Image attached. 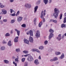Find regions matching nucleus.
Here are the masks:
<instances>
[{"mask_svg":"<svg viewBox=\"0 0 66 66\" xmlns=\"http://www.w3.org/2000/svg\"><path fill=\"white\" fill-rule=\"evenodd\" d=\"M25 58H23L21 59L22 62H24V61H25Z\"/></svg>","mask_w":66,"mask_h":66,"instance_id":"c9c22d12","label":"nucleus"},{"mask_svg":"<svg viewBox=\"0 0 66 66\" xmlns=\"http://www.w3.org/2000/svg\"><path fill=\"white\" fill-rule=\"evenodd\" d=\"M15 58L16 57H15V56H13L12 57V59H15Z\"/></svg>","mask_w":66,"mask_h":66,"instance_id":"13d9d810","label":"nucleus"},{"mask_svg":"<svg viewBox=\"0 0 66 66\" xmlns=\"http://www.w3.org/2000/svg\"><path fill=\"white\" fill-rule=\"evenodd\" d=\"M49 32L50 33H53L54 32V30H52V29H51L49 30Z\"/></svg>","mask_w":66,"mask_h":66,"instance_id":"a878e982","label":"nucleus"},{"mask_svg":"<svg viewBox=\"0 0 66 66\" xmlns=\"http://www.w3.org/2000/svg\"><path fill=\"white\" fill-rule=\"evenodd\" d=\"M34 63L36 65H38L39 63V62H38V60H35L34 62Z\"/></svg>","mask_w":66,"mask_h":66,"instance_id":"9d476101","label":"nucleus"},{"mask_svg":"<svg viewBox=\"0 0 66 66\" xmlns=\"http://www.w3.org/2000/svg\"><path fill=\"white\" fill-rule=\"evenodd\" d=\"M61 27L62 28H66V24H62L61 26Z\"/></svg>","mask_w":66,"mask_h":66,"instance_id":"aec40b11","label":"nucleus"},{"mask_svg":"<svg viewBox=\"0 0 66 66\" xmlns=\"http://www.w3.org/2000/svg\"><path fill=\"white\" fill-rule=\"evenodd\" d=\"M38 59L39 60H40L41 59V57H40V56H39L38 57Z\"/></svg>","mask_w":66,"mask_h":66,"instance_id":"6e6d98bb","label":"nucleus"},{"mask_svg":"<svg viewBox=\"0 0 66 66\" xmlns=\"http://www.w3.org/2000/svg\"><path fill=\"white\" fill-rule=\"evenodd\" d=\"M4 62L6 64H9V61L7 60H4Z\"/></svg>","mask_w":66,"mask_h":66,"instance_id":"6ab92c4d","label":"nucleus"},{"mask_svg":"<svg viewBox=\"0 0 66 66\" xmlns=\"http://www.w3.org/2000/svg\"><path fill=\"white\" fill-rule=\"evenodd\" d=\"M61 34H59L58 36V37H61Z\"/></svg>","mask_w":66,"mask_h":66,"instance_id":"680f3d73","label":"nucleus"},{"mask_svg":"<svg viewBox=\"0 0 66 66\" xmlns=\"http://www.w3.org/2000/svg\"><path fill=\"white\" fill-rule=\"evenodd\" d=\"M3 12L2 11L0 13V14H1V15H2V14H3V12Z\"/></svg>","mask_w":66,"mask_h":66,"instance_id":"69168bd1","label":"nucleus"},{"mask_svg":"<svg viewBox=\"0 0 66 66\" xmlns=\"http://www.w3.org/2000/svg\"><path fill=\"white\" fill-rule=\"evenodd\" d=\"M19 13H20V12H19V11H18L16 14V16H18L19 15Z\"/></svg>","mask_w":66,"mask_h":66,"instance_id":"f704fd0d","label":"nucleus"},{"mask_svg":"<svg viewBox=\"0 0 66 66\" xmlns=\"http://www.w3.org/2000/svg\"><path fill=\"white\" fill-rule=\"evenodd\" d=\"M38 7L37 6H35L34 8V13H35L37 11V9H38Z\"/></svg>","mask_w":66,"mask_h":66,"instance_id":"f3484780","label":"nucleus"},{"mask_svg":"<svg viewBox=\"0 0 66 66\" xmlns=\"http://www.w3.org/2000/svg\"><path fill=\"white\" fill-rule=\"evenodd\" d=\"M57 38V40H58L59 41H60V40L61 39V37H58Z\"/></svg>","mask_w":66,"mask_h":66,"instance_id":"ea45409f","label":"nucleus"},{"mask_svg":"<svg viewBox=\"0 0 66 66\" xmlns=\"http://www.w3.org/2000/svg\"><path fill=\"white\" fill-rule=\"evenodd\" d=\"M43 2L45 4H47L48 2V0H43Z\"/></svg>","mask_w":66,"mask_h":66,"instance_id":"5701e85b","label":"nucleus"},{"mask_svg":"<svg viewBox=\"0 0 66 66\" xmlns=\"http://www.w3.org/2000/svg\"><path fill=\"white\" fill-rule=\"evenodd\" d=\"M64 35H63L62 36V38L63 39H64Z\"/></svg>","mask_w":66,"mask_h":66,"instance_id":"864d4df0","label":"nucleus"},{"mask_svg":"<svg viewBox=\"0 0 66 66\" xmlns=\"http://www.w3.org/2000/svg\"><path fill=\"white\" fill-rule=\"evenodd\" d=\"M15 31L16 32H17V33L18 36H19V35H20V31L18 30L17 29H15Z\"/></svg>","mask_w":66,"mask_h":66,"instance_id":"ddd939ff","label":"nucleus"},{"mask_svg":"<svg viewBox=\"0 0 66 66\" xmlns=\"http://www.w3.org/2000/svg\"><path fill=\"white\" fill-rule=\"evenodd\" d=\"M24 43L25 44H27L29 45V41L28 40L26 39H24Z\"/></svg>","mask_w":66,"mask_h":66,"instance_id":"f8f14e48","label":"nucleus"},{"mask_svg":"<svg viewBox=\"0 0 66 66\" xmlns=\"http://www.w3.org/2000/svg\"><path fill=\"white\" fill-rule=\"evenodd\" d=\"M48 2L49 3H51L52 2V0H49Z\"/></svg>","mask_w":66,"mask_h":66,"instance_id":"8fccbe9b","label":"nucleus"},{"mask_svg":"<svg viewBox=\"0 0 66 66\" xmlns=\"http://www.w3.org/2000/svg\"><path fill=\"white\" fill-rule=\"evenodd\" d=\"M53 60L54 61H56V60H57V58L56 57H55L53 59Z\"/></svg>","mask_w":66,"mask_h":66,"instance_id":"e433bc0d","label":"nucleus"},{"mask_svg":"<svg viewBox=\"0 0 66 66\" xmlns=\"http://www.w3.org/2000/svg\"><path fill=\"white\" fill-rule=\"evenodd\" d=\"M36 18H35L34 20V22H36Z\"/></svg>","mask_w":66,"mask_h":66,"instance_id":"3c124183","label":"nucleus"},{"mask_svg":"<svg viewBox=\"0 0 66 66\" xmlns=\"http://www.w3.org/2000/svg\"><path fill=\"white\" fill-rule=\"evenodd\" d=\"M15 22L14 20H11V23H13Z\"/></svg>","mask_w":66,"mask_h":66,"instance_id":"a19ab883","label":"nucleus"},{"mask_svg":"<svg viewBox=\"0 0 66 66\" xmlns=\"http://www.w3.org/2000/svg\"><path fill=\"white\" fill-rule=\"evenodd\" d=\"M51 62H53V61H54L53 60V59H51L50 60Z\"/></svg>","mask_w":66,"mask_h":66,"instance_id":"e2e57ef3","label":"nucleus"},{"mask_svg":"<svg viewBox=\"0 0 66 66\" xmlns=\"http://www.w3.org/2000/svg\"><path fill=\"white\" fill-rule=\"evenodd\" d=\"M23 52L25 53V54H28V51H23Z\"/></svg>","mask_w":66,"mask_h":66,"instance_id":"c85d7f7f","label":"nucleus"},{"mask_svg":"<svg viewBox=\"0 0 66 66\" xmlns=\"http://www.w3.org/2000/svg\"><path fill=\"white\" fill-rule=\"evenodd\" d=\"M66 17H65L63 21V23H66Z\"/></svg>","mask_w":66,"mask_h":66,"instance_id":"4c0bfd02","label":"nucleus"},{"mask_svg":"<svg viewBox=\"0 0 66 66\" xmlns=\"http://www.w3.org/2000/svg\"><path fill=\"white\" fill-rule=\"evenodd\" d=\"M2 12H3V14H6L7 13V11L4 9H3L2 10Z\"/></svg>","mask_w":66,"mask_h":66,"instance_id":"423d86ee","label":"nucleus"},{"mask_svg":"<svg viewBox=\"0 0 66 66\" xmlns=\"http://www.w3.org/2000/svg\"><path fill=\"white\" fill-rule=\"evenodd\" d=\"M55 13H53V16H54L56 18H57L59 15V13H60V11L59 10V9L55 8L54 9Z\"/></svg>","mask_w":66,"mask_h":66,"instance_id":"f257e3e1","label":"nucleus"},{"mask_svg":"<svg viewBox=\"0 0 66 66\" xmlns=\"http://www.w3.org/2000/svg\"><path fill=\"white\" fill-rule=\"evenodd\" d=\"M28 60L29 61L31 62L33 60V59L32 57L31 56H29Z\"/></svg>","mask_w":66,"mask_h":66,"instance_id":"20e7f679","label":"nucleus"},{"mask_svg":"<svg viewBox=\"0 0 66 66\" xmlns=\"http://www.w3.org/2000/svg\"><path fill=\"white\" fill-rule=\"evenodd\" d=\"M13 64H14V65H15V66H17V63L15 62H13Z\"/></svg>","mask_w":66,"mask_h":66,"instance_id":"a18cd8bd","label":"nucleus"},{"mask_svg":"<svg viewBox=\"0 0 66 66\" xmlns=\"http://www.w3.org/2000/svg\"><path fill=\"white\" fill-rule=\"evenodd\" d=\"M54 35L52 33H51L50 34V36H49V39H50L52 37H53Z\"/></svg>","mask_w":66,"mask_h":66,"instance_id":"39448f33","label":"nucleus"},{"mask_svg":"<svg viewBox=\"0 0 66 66\" xmlns=\"http://www.w3.org/2000/svg\"><path fill=\"white\" fill-rule=\"evenodd\" d=\"M22 19V17L20 16L18 19V21L19 22L21 21V20Z\"/></svg>","mask_w":66,"mask_h":66,"instance_id":"dca6fc26","label":"nucleus"},{"mask_svg":"<svg viewBox=\"0 0 66 66\" xmlns=\"http://www.w3.org/2000/svg\"><path fill=\"white\" fill-rule=\"evenodd\" d=\"M35 36L36 37H37V38L40 37V32H39V31L38 30L37 31L36 34Z\"/></svg>","mask_w":66,"mask_h":66,"instance_id":"f03ea898","label":"nucleus"},{"mask_svg":"<svg viewBox=\"0 0 66 66\" xmlns=\"http://www.w3.org/2000/svg\"><path fill=\"white\" fill-rule=\"evenodd\" d=\"M30 54H27L26 55H24V56H25V57H27V56H28V55H29Z\"/></svg>","mask_w":66,"mask_h":66,"instance_id":"09e8293b","label":"nucleus"},{"mask_svg":"<svg viewBox=\"0 0 66 66\" xmlns=\"http://www.w3.org/2000/svg\"><path fill=\"white\" fill-rule=\"evenodd\" d=\"M21 27H23V28H26V25L25 24H22L21 25Z\"/></svg>","mask_w":66,"mask_h":66,"instance_id":"473e14b6","label":"nucleus"},{"mask_svg":"<svg viewBox=\"0 0 66 66\" xmlns=\"http://www.w3.org/2000/svg\"><path fill=\"white\" fill-rule=\"evenodd\" d=\"M34 24L35 26H36V22H34Z\"/></svg>","mask_w":66,"mask_h":66,"instance_id":"052dcab7","label":"nucleus"},{"mask_svg":"<svg viewBox=\"0 0 66 66\" xmlns=\"http://www.w3.org/2000/svg\"><path fill=\"white\" fill-rule=\"evenodd\" d=\"M64 57V53H62V55H61V56L60 57V59H62Z\"/></svg>","mask_w":66,"mask_h":66,"instance_id":"412c9836","label":"nucleus"},{"mask_svg":"<svg viewBox=\"0 0 66 66\" xmlns=\"http://www.w3.org/2000/svg\"><path fill=\"white\" fill-rule=\"evenodd\" d=\"M62 14H61L60 15V19H62Z\"/></svg>","mask_w":66,"mask_h":66,"instance_id":"79ce46f5","label":"nucleus"},{"mask_svg":"<svg viewBox=\"0 0 66 66\" xmlns=\"http://www.w3.org/2000/svg\"><path fill=\"white\" fill-rule=\"evenodd\" d=\"M55 54L56 55H60L61 54V53L60 52H55Z\"/></svg>","mask_w":66,"mask_h":66,"instance_id":"4be33fe9","label":"nucleus"},{"mask_svg":"<svg viewBox=\"0 0 66 66\" xmlns=\"http://www.w3.org/2000/svg\"><path fill=\"white\" fill-rule=\"evenodd\" d=\"M1 50H5V47L4 46L1 47Z\"/></svg>","mask_w":66,"mask_h":66,"instance_id":"bb28decb","label":"nucleus"},{"mask_svg":"<svg viewBox=\"0 0 66 66\" xmlns=\"http://www.w3.org/2000/svg\"><path fill=\"white\" fill-rule=\"evenodd\" d=\"M24 6H25L26 7H28V8H30L31 7V5H29L28 3L26 4Z\"/></svg>","mask_w":66,"mask_h":66,"instance_id":"4468645a","label":"nucleus"},{"mask_svg":"<svg viewBox=\"0 0 66 66\" xmlns=\"http://www.w3.org/2000/svg\"><path fill=\"white\" fill-rule=\"evenodd\" d=\"M53 20L51 19L50 20L49 22H53Z\"/></svg>","mask_w":66,"mask_h":66,"instance_id":"603ef678","label":"nucleus"},{"mask_svg":"<svg viewBox=\"0 0 66 66\" xmlns=\"http://www.w3.org/2000/svg\"><path fill=\"white\" fill-rule=\"evenodd\" d=\"M53 22H54V23H56L57 22V21L56 20H53Z\"/></svg>","mask_w":66,"mask_h":66,"instance_id":"58836bf2","label":"nucleus"},{"mask_svg":"<svg viewBox=\"0 0 66 66\" xmlns=\"http://www.w3.org/2000/svg\"><path fill=\"white\" fill-rule=\"evenodd\" d=\"M39 49H41V50H43V49H44V46H40L39 48Z\"/></svg>","mask_w":66,"mask_h":66,"instance_id":"7c9ffc66","label":"nucleus"},{"mask_svg":"<svg viewBox=\"0 0 66 66\" xmlns=\"http://www.w3.org/2000/svg\"><path fill=\"white\" fill-rule=\"evenodd\" d=\"M10 12L11 13H13V12H15V11L13 10L12 9H10Z\"/></svg>","mask_w":66,"mask_h":66,"instance_id":"2f4dec72","label":"nucleus"},{"mask_svg":"<svg viewBox=\"0 0 66 66\" xmlns=\"http://www.w3.org/2000/svg\"><path fill=\"white\" fill-rule=\"evenodd\" d=\"M10 36V35L9 33H7L5 35V36Z\"/></svg>","mask_w":66,"mask_h":66,"instance_id":"72a5a7b5","label":"nucleus"},{"mask_svg":"<svg viewBox=\"0 0 66 66\" xmlns=\"http://www.w3.org/2000/svg\"><path fill=\"white\" fill-rule=\"evenodd\" d=\"M51 50H52L51 49V48H50L49 50H48V51H51Z\"/></svg>","mask_w":66,"mask_h":66,"instance_id":"bf43d9fd","label":"nucleus"},{"mask_svg":"<svg viewBox=\"0 0 66 66\" xmlns=\"http://www.w3.org/2000/svg\"><path fill=\"white\" fill-rule=\"evenodd\" d=\"M3 44H6V43H7L5 41H4L3 42Z\"/></svg>","mask_w":66,"mask_h":66,"instance_id":"5fc2aeb1","label":"nucleus"},{"mask_svg":"<svg viewBox=\"0 0 66 66\" xmlns=\"http://www.w3.org/2000/svg\"><path fill=\"white\" fill-rule=\"evenodd\" d=\"M64 15H65V17H66V13H64Z\"/></svg>","mask_w":66,"mask_h":66,"instance_id":"338daca9","label":"nucleus"},{"mask_svg":"<svg viewBox=\"0 0 66 66\" xmlns=\"http://www.w3.org/2000/svg\"><path fill=\"white\" fill-rule=\"evenodd\" d=\"M8 46H9V47H11V46L12 45V44L11 43V40H10L8 43Z\"/></svg>","mask_w":66,"mask_h":66,"instance_id":"9b49d317","label":"nucleus"},{"mask_svg":"<svg viewBox=\"0 0 66 66\" xmlns=\"http://www.w3.org/2000/svg\"><path fill=\"white\" fill-rule=\"evenodd\" d=\"M44 14V11H42L41 13V16H40V18L41 19H43V22H45V19L44 18L43 16V15Z\"/></svg>","mask_w":66,"mask_h":66,"instance_id":"7ed1b4c3","label":"nucleus"},{"mask_svg":"<svg viewBox=\"0 0 66 66\" xmlns=\"http://www.w3.org/2000/svg\"><path fill=\"white\" fill-rule=\"evenodd\" d=\"M19 38V37H16L14 39V42L15 43H17L18 42Z\"/></svg>","mask_w":66,"mask_h":66,"instance_id":"1a4fd4ad","label":"nucleus"},{"mask_svg":"<svg viewBox=\"0 0 66 66\" xmlns=\"http://www.w3.org/2000/svg\"><path fill=\"white\" fill-rule=\"evenodd\" d=\"M7 19H4L3 20V21L4 22H7Z\"/></svg>","mask_w":66,"mask_h":66,"instance_id":"37998d69","label":"nucleus"},{"mask_svg":"<svg viewBox=\"0 0 66 66\" xmlns=\"http://www.w3.org/2000/svg\"><path fill=\"white\" fill-rule=\"evenodd\" d=\"M1 23L2 24L3 23V21H1Z\"/></svg>","mask_w":66,"mask_h":66,"instance_id":"0e129e2a","label":"nucleus"},{"mask_svg":"<svg viewBox=\"0 0 66 66\" xmlns=\"http://www.w3.org/2000/svg\"><path fill=\"white\" fill-rule=\"evenodd\" d=\"M43 21H42L41 22H40L39 24V27H41V26H42V24H43V22H42Z\"/></svg>","mask_w":66,"mask_h":66,"instance_id":"b1692460","label":"nucleus"},{"mask_svg":"<svg viewBox=\"0 0 66 66\" xmlns=\"http://www.w3.org/2000/svg\"><path fill=\"white\" fill-rule=\"evenodd\" d=\"M15 15L16 14L15 13L11 14V16H15Z\"/></svg>","mask_w":66,"mask_h":66,"instance_id":"49530a36","label":"nucleus"},{"mask_svg":"<svg viewBox=\"0 0 66 66\" xmlns=\"http://www.w3.org/2000/svg\"><path fill=\"white\" fill-rule=\"evenodd\" d=\"M24 66H28V63L27 62L25 63Z\"/></svg>","mask_w":66,"mask_h":66,"instance_id":"c03bdc74","label":"nucleus"},{"mask_svg":"<svg viewBox=\"0 0 66 66\" xmlns=\"http://www.w3.org/2000/svg\"><path fill=\"white\" fill-rule=\"evenodd\" d=\"M48 41H47V40L45 41L44 42V45H47V44H48Z\"/></svg>","mask_w":66,"mask_h":66,"instance_id":"cd10ccee","label":"nucleus"},{"mask_svg":"<svg viewBox=\"0 0 66 66\" xmlns=\"http://www.w3.org/2000/svg\"><path fill=\"white\" fill-rule=\"evenodd\" d=\"M15 61L16 63H18L19 62V60H18V58H16L15 59Z\"/></svg>","mask_w":66,"mask_h":66,"instance_id":"393cba45","label":"nucleus"},{"mask_svg":"<svg viewBox=\"0 0 66 66\" xmlns=\"http://www.w3.org/2000/svg\"><path fill=\"white\" fill-rule=\"evenodd\" d=\"M38 4H39L40 3V1H39L38 2Z\"/></svg>","mask_w":66,"mask_h":66,"instance_id":"4d7b16f0","label":"nucleus"},{"mask_svg":"<svg viewBox=\"0 0 66 66\" xmlns=\"http://www.w3.org/2000/svg\"><path fill=\"white\" fill-rule=\"evenodd\" d=\"M30 35V36H33V31H32V30H31L29 31V32Z\"/></svg>","mask_w":66,"mask_h":66,"instance_id":"2eb2a0df","label":"nucleus"},{"mask_svg":"<svg viewBox=\"0 0 66 66\" xmlns=\"http://www.w3.org/2000/svg\"><path fill=\"white\" fill-rule=\"evenodd\" d=\"M15 51L16 52H20V49L17 48L16 49Z\"/></svg>","mask_w":66,"mask_h":66,"instance_id":"c756f323","label":"nucleus"},{"mask_svg":"<svg viewBox=\"0 0 66 66\" xmlns=\"http://www.w3.org/2000/svg\"><path fill=\"white\" fill-rule=\"evenodd\" d=\"M29 40L30 42H31V43H33V38L31 37V36H30L29 38Z\"/></svg>","mask_w":66,"mask_h":66,"instance_id":"0eeeda50","label":"nucleus"},{"mask_svg":"<svg viewBox=\"0 0 66 66\" xmlns=\"http://www.w3.org/2000/svg\"><path fill=\"white\" fill-rule=\"evenodd\" d=\"M0 7L1 8H3L4 7H5V6L3 5L1 3H0Z\"/></svg>","mask_w":66,"mask_h":66,"instance_id":"a211bd4d","label":"nucleus"},{"mask_svg":"<svg viewBox=\"0 0 66 66\" xmlns=\"http://www.w3.org/2000/svg\"><path fill=\"white\" fill-rule=\"evenodd\" d=\"M64 35L65 36H66V33L64 34Z\"/></svg>","mask_w":66,"mask_h":66,"instance_id":"774afa93","label":"nucleus"},{"mask_svg":"<svg viewBox=\"0 0 66 66\" xmlns=\"http://www.w3.org/2000/svg\"><path fill=\"white\" fill-rule=\"evenodd\" d=\"M14 0H10L9 1L10 2H11V3H12V2H14Z\"/></svg>","mask_w":66,"mask_h":66,"instance_id":"de8ad7c7","label":"nucleus"},{"mask_svg":"<svg viewBox=\"0 0 66 66\" xmlns=\"http://www.w3.org/2000/svg\"><path fill=\"white\" fill-rule=\"evenodd\" d=\"M31 51L34 52H35L36 51V52H38V53H39L40 52L38 50L36 49H32L31 50Z\"/></svg>","mask_w":66,"mask_h":66,"instance_id":"6e6552de","label":"nucleus"}]
</instances>
